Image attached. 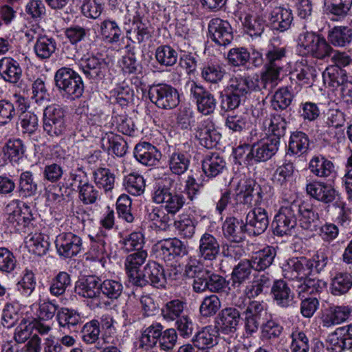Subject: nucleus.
<instances>
[{
	"label": "nucleus",
	"instance_id": "f257e3e1",
	"mask_svg": "<svg viewBox=\"0 0 352 352\" xmlns=\"http://www.w3.org/2000/svg\"><path fill=\"white\" fill-rule=\"evenodd\" d=\"M329 263L327 252L320 249L311 258L305 256L293 257L283 264V276L287 279L305 278L313 273L320 274L324 270Z\"/></svg>",
	"mask_w": 352,
	"mask_h": 352
},
{
	"label": "nucleus",
	"instance_id": "f03ea898",
	"mask_svg": "<svg viewBox=\"0 0 352 352\" xmlns=\"http://www.w3.org/2000/svg\"><path fill=\"white\" fill-rule=\"evenodd\" d=\"M173 179L165 177L155 182L152 195L153 201L157 204H162L164 210L174 216L184 206V196L172 189Z\"/></svg>",
	"mask_w": 352,
	"mask_h": 352
},
{
	"label": "nucleus",
	"instance_id": "7ed1b4c3",
	"mask_svg": "<svg viewBox=\"0 0 352 352\" xmlns=\"http://www.w3.org/2000/svg\"><path fill=\"white\" fill-rule=\"evenodd\" d=\"M55 85L67 98L76 99L82 96L84 84L80 75L69 67L58 69L54 75Z\"/></svg>",
	"mask_w": 352,
	"mask_h": 352
},
{
	"label": "nucleus",
	"instance_id": "20e7f679",
	"mask_svg": "<svg viewBox=\"0 0 352 352\" xmlns=\"http://www.w3.org/2000/svg\"><path fill=\"white\" fill-rule=\"evenodd\" d=\"M298 46L303 55H310L318 59H324L332 54V47L324 38L311 32L299 35Z\"/></svg>",
	"mask_w": 352,
	"mask_h": 352
},
{
	"label": "nucleus",
	"instance_id": "39448f33",
	"mask_svg": "<svg viewBox=\"0 0 352 352\" xmlns=\"http://www.w3.org/2000/svg\"><path fill=\"white\" fill-rule=\"evenodd\" d=\"M8 226L16 232H22L34 220L33 210L17 199L11 201L6 207Z\"/></svg>",
	"mask_w": 352,
	"mask_h": 352
},
{
	"label": "nucleus",
	"instance_id": "423d86ee",
	"mask_svg": "<svg viewBox=\"0 0 352 352\" xmlns=\"http://www.w3.org/2000/svg\"><path fill=\"white\" fill-rule=\"evenodd\" d=\"M43 129L52 138L63 136L67 130L64 109L57 104L46 107L43 114Z\"/></svg>",
	"mask_w": 352,
	"mask_h": 352
},
{
	"label": "nucleus",
	"instance_id": "0eeeda50",
	"mask_svg": "<svg viewBox=\"0 0 352 352\" xmlns=\"http://www.w3.org/2000/svg\"><path fill=\"white\" fill-rule=\"evenodd\" d=\"M297 225V202L282 206L272 222L273 233L278 236L291 235Z\"/></svg>",
	"mask_w": 352,
	"mask_h": 352
},
{
	"label": "nucleus",
	"instance_id": "6e6552de",
	"mask_svg": "<svg viewBox=\"0 0 352 352\" xmlns=\"http://www.w3.org/2000/svg\"><path fill=\"white\" fill-rule=\"evenodd\" d=\"M148 96L153 103L163 109H173L179 103L177 90L167 84L152 85L148 90Z\"/></svg>",
	"mask_w": 352,
	"mask_h": 352
},
{
	"label": "nucleus",
	"instance_id": "1a4fd4ad",
	"mask_svg": "<svg viewBox=\"0 0 352 352\" xmlns=\"http://www.w3.org/2000/svg\"><path fill=\"white\" fill-rule=\"evenodd\" d=\"M263 199L261 187L253 179H247L239 184L234 197L236 204H243L248 208L258 207Z\"/></svg>",
	"mask_w": 352,
	"mask_h": 352
},
{
	"label": "nucleus",
	"instance_id": "9d476101",
	"mask_svg": "<svg viewBox=\"0 0 352 352\" xmlns=\"http://www.w3.org/2000/svg\"><path fill=\"white\" fill-rule=\"evenodd\" d=\"M166 283L162 267L155 261L148 262L144 270L133 279L132 284L137 287H143L147 285L157 288H164Z\"/></svg>",
	"mask_w": 352,
	"mask_h": 352
},
{
	"label": "nucleus",
	"instance_id": "9b49d317",
	"mask_svg": "<svg viewBox=\"0 0 352 352\" xmlns=\"http://www.w3.org/2000/svg\"><path fill=\"white\" fill-rule=\"evenodd\" d=\"M333 182H323L313 181L306 186V191L308 195L314 199L320 201L329 207L333 206L336 201H339L340 195L333 184Z\"/></svg>",
	"mask_w": 352,
	"mask_h": 352
},
{
	"label": "nucleus",
	"instance_id": "f8f14e48",
	"mask_svg": "<svg viewBox=\"0 0 352 352\" xmlns=\"http://www.w3.org/2000/svg\"><path fill=\"white\" fill-rule=\"evenodd\" d=\"M265 58V73L274 79L276 82L279 79L280 72L283 68V60L286 57L285 47L274 45L269 46Z\"/></svg>",
	"mask_w": 352,
	"mask_h": 352
},
{
	"label": "nucleus",
	"instance_id": "ddd939ff",
	"mask_svg": "<svg viewBox=\"0 0 352 352\" xmlns=\"http://www.w3.org/2000/svg\"><path fill=\"white\" fill-rule=\"evenodd\" d=\"M55 245L58 254L65 258L76 256L82 248V239L72 232H63L58 234Z\"/></svg>",
	"mask_w": 352,
	"mask_h": 352
},
{
	"label": "nucleus",
	"instance_id": "4468645a",
	"mask_svg": "<svg viewBox=\"0 0 352 352\" xmlns=\"http://www.w3.org/2000/svg\"><path fill=\"white\" fill-rule=\"evenodd\" d=\"M190 94L195 100L197 110L200 113L207 116L214 112L217 101L210 91L192 82L190 85Z\"/></svg>",
	"mask_w": 352,
	"mask_h": 352
},
{
	"label": "nucleus",
	"instance_id": "2eb2a0df",
	"mask_svg": "<svg viewBox=\"0 0 352 352\" xmlns=\"http://www.w3.org/2000/svg\"><path fill=\"white\" fill-rule=\"evenodd\" d=\"M80 68L86 78L97 82L104 78L108 72V63L102 58L91 56L82 60Z\"/></svg>",
	"mask_w": 352,
	"mask_h": 352
},
{
	"label": "nucleus",
	"instance_id": "dca6fc26",
	"mask_svg": "<svg viewBox=\"0 0 352 352\" xmlns=\"http://www.w3.org/2000/svg\"><path fill=\"white\" fill-rule=\"evenodd\" d=\"M241 321V313L236 307L221 309L215 318L216 328L221 332L228 334L236 332Z\"/></svg>",
	"mask_w": 352,
	"mask_h": 352
},
{
	"label": "nucleus",
	"instance_id": "f3484780",
	"mask_svg": "<svg viewBox=\"0 0 352 352\" xmlns=\"http://www.w3.org/2000/svg\"><path fill=\"white\" fill-rule=\"evenodd\" d=\"M208 31L212 40L219 45L226 46L233 39L232 28L227 21L212 19L210 21Z\"/></svg>",
	"mask_w": 352,
	"mask_h": 352
},
{
	"label": "nucleus",
	"instance_id": "a211bd4d",
	"mask_svg": "<svg viewBox=\"0 0 352 352\" xmlns=\"http://www.w3.org/2000/svg\"><path fill=\"white\" fill-rule=\"evenodd\" d=\"M195 134L199 144L208 148L215 146L220 138L219 133L215 130L214 123L209 118L199 122L195 129Z\"/></svg>",
	"mask_w": 352,
	"mask_h": 352
},
{
	"label": "nucleus",
	"instance_id": "6ab92c4d",
	"mask_svg": "<svg viewBox=\"0 0 352 352\" xmlns=\"http://www.w3.org/2000/svg\"><path fill=\"white\" fill-rule=\"evenodd\" d=\"M247 229L254 235L263 233L269 226L268 214L265 209L258 206L254 207L247 214L245 218Z\"/></svg>",
	"mask_w": 352,
	"mask_h": 352
},
{
	"label": "nucleus",
	"instance_id": "aec40b11",
	"mask_svg": "<svg viewBox=\"0 0 352 352\" xmlns=\"http://www.w3.org/2000/svg\"><path fill=\"white\" fill-rule=\"evenodd\" d=\"M268 20L273 30L285 32L289 29L292 24L294 20L292 10L289 8L276 6L270 12Z\"/></svg>",
	"mask_w": 352,
	"mask_h": 352
},
{
	"label": "nucleus",
	"instance_id": "412c9836",
	"mask_svg": "<svg viewBox=\"0 0 352 352\" xmlns=\"http://www.w3.org/2000/svg\"><path fill=\"white\" fill-rule=\"evenodd\" d=\"M222 230L224 237L230 242L240 243L245 238L247 225L242 219L234 217H227L223 223Z\"/></svg>",
	"mask_w": 352,
	"mask_h": 352
},
{
	"label": "nucleus",
	"instance_id": "4be33fe9",
	"mask_svg": "<svg viewBox=\"0 0 352 352\" xmlns=\"http://www.w3.org/2000/svg\"><path fill=\"white\" fill-rule=\"evenodd\" d=\"M100 279L96 276H89L76 282L75 292L83 298H93L99 305L100 296Z\"/></svg>",
	"mask_w": 352,
	"mask_h": 352
},
{
	"label": "nucleus",
	"instance_id": "5701e85b",
	"mask_svg": "<svg viewBox=\"0 0 352 352\" xmlns=\"http://www.w3.org/2000/svg\"><path fill=\"white\" fill-rule=\"evenodd\" d=\"M278 145L276 139L267 138L261 142L254 144L247 155V158L251 157L256 162H266L276 154Z\"/></svg>",
	"mask_w": 352,
	"mask_h": 352
},
{
	"label": "nucleus",
	"instance_id": "b1692460",
	"mask_svg": "<svg viewBox=\"0 0 352 352\" xmlns=\"http://www.w3.org/2000/svg\"><path fill=\"white\" fill-rule=\"evenodd\" d=\"M276 249L272 245H267L261 250L252 253L249 259L252 265L253 270L256 272H265L273 263L276 256Z\"/></svg>",
	"mask_w": 352,
	"mask_h": 352
},
{
	"label": "nucleus",
	"instance_id": "393cba45",
	"mask_svg": "<svg viewBox=\"0 0 352 352\" xmlns=\"http://www.w3.org/2000/svg\"><path fill=\"white\" fill-rule=\"evenodd\" d=\"M309 168L315 176L328 179V182H333L336 177L333 162L322 155L314 156L309 162Z\"/></svg>",
	"mask_w": 352,
	"mask_h": 352
},
{
	"label": "nucleus",
	"instance_id": "a878e982",
	"mask_svg": "<svg viewBox=\"0 0 352 352\" xmlns=\"http://www.w3.org/2000/svg\"><path fill=\"white\" fill-rule=\"evenodd\" d=\"M351 316V306H331L325 310L322 317V321L324 327H329L333 325L341 324Z\"/></svg>",
	"mask_w": 352,
	"mask_h": 352
},
{
	"label": "nucleus",
	"instance_id": "bb28decb",
	"mask_svg": "<svg viewBox=\"0 0 352 352\" xmlns=\"http://www.w3.org/2000/svg\"><path fill=\"white\" fill-rule=\"evenodd\" d=\"M220 252V245L218 240L212 234L205 232L199 241V256L205 261L215 260Z\"/></svg>",
	"mask_w": 352,
	"mask_h": 352
},
{
	"label": "nucleus",
	"instance_id": "cd10ccee",
	"mask_svg": "<svg viewBox=\"0 0 352 352\" xmlns=\"http://www.w3.org/2000/svg\"><path fill=\"white\" fill-rule=\"evenodd\" d=\"M134 157L145 166H155L161 157L160 152L148 142L138 144L134 148Z\"/></svg>",
	"mask_w": 352,
	"mask_h": 352
},
{
	"label": "nucleus",
	"instance_id": "c85d7f7f",
	"mask_svg": "<svg viewBox=\"0 0 352 352\" xmlns=\"http://www.w3.org/2000/svg\"><path fill=\"white\" fill-rule=\"evenodd\" d=\"M295 282L294 287L298 296L302 298L305 294H315L320 293L326 287V283L321 279L311 278V275H306L304 278L291 279Z\"/></svg>",
	"mask_w": 352,
	"mask_h": 352
},
{
	"label": "nucleus",
	"instance_id": "c756f323",
	"mask_svg": "<svg viewBox=\"0 0 352 352\" xmlns=\"http://www.w3.org/2000/svg\"><path fill=\"white\" fill-rule=\"evenodd\" d=\"M22 76L19 63L10 56L0 59V77L10 83H17Z\"/></svg>",
	"mask_w": 352,
	"mask_h": 352
},
{
	"label": "nucleus",
	"instance_id": "7c9ffc66",
	"mask_svg": "<svg viewBox=\"0 0 352 352\" xmlns=\"http://www.w3.org/2000/svg\"><path fill=\"white\" fill-rule=\"evenodd\" d=\"M101 144L104 151L117 157H123L128 149V144L124 138L112 133H107L101 139Z\"/></svg>",
	"mask_w": 352,
	"mask_h": 352
},
{
	"label": "nucleus",
	"instance_id": "2f4dec72",
	"mask_svg": "<svg viewBox=\"0 0 352 352\" xmlns=\"http://www.w3.org/2000/svg\"><path fill=\"white\" fill-rule=\"evenodd\" d=\"M271 293L276 303L282 307H287L292 304L294 294L287 283L283 280L274 282Z\"/></svg>",
	"mask_w": 352,
	"mask_h": 352
},
{
	"label": "nucleus",
	"instance_id": "473e14b6",
	"mask_svg": "<svg viewBox=\"0 0 352 352\" xmlns=\"http://www.w3.org/2000/svg\"><path fill=\"white\" fill-rule=\"evenodd\" d=\"M352 6V0H324V10L333 21L346 17Z\"/></svg>",
	"mask_w": 352,
	"mask_h": 352
},
{
	"label": "nucleus",
	"instance_id": "72a5a7b5",
	"mask_svg": "<svg viewBox=\"0 0 352 352\" xmlns=\"http://www.w3.org/2000/svg\"><path fill=\"white\" fill-rule=\"evenodd\" d=\"M168 165L170 170L175 175L184 173L190 164V155L179 149L168 151Z\"/></svg>",
	"mask_w": 352,
	"mask_h": 352
},
{
	"label": "nucleus",
	"instance_id": "f704fd0d",
	"mask_svg": "<svg viewBox=\"0 0 352 352\" xmlns=\"http://www.w3.org/2000/svg\"><path fill=\"white\" fill-rule=\"evenodd\" d=\"M216 327L207 326L198 331L192 339L195 346L200 349H207L217 344V333Z\"/></svg>",
	"mask_w": 352,
	"mask_h": 352
},
{
	"label": "nucleus",
	"instance_id": "c9c22d12",
	"mask_svg": "<svg viewBox=\"0 0 352 352\" xmlns=\"http://www.w3.org/2000/svg\"><path fill=\"white\" fill-rule=\"evenodd\" d=\"M226 167V162L218 153L206 154L202 160V170L208 177H215Z\"/></svg>",
	"mask_w": 352,
	"mask_h": 352
},
{
	"label": "nucleus",
	"instance_id": "e433bc0d",
	"mask_svg": "<svg viewBox=\"0 0 352 352\" xmlns=\"http://www.w3.org/2000/svg\"><path fill=\"white\" fill-rule=\"evenodd\" d=\"M129 38L139 43L148 39L151 37L149 23L146 20H143L140 14L133 16L131 28L127 31Z\"/></svg>",
	"mask_w": 352,
	"mask_h": 352
},
{
	"label": "nucleus",
	"instance_id": "4c0bfd02",
	"mask_svg": "<svg viewBox=\"0 0 352 352\" xmlns=\"http://www.w3.org/2000/svg\"><path fill=\"white\" fill-rule=\"evenodd\" d=\"M271 283V276L267 272L254 276L251 284L245 287L244 294L249 299L254 298L265 292L270 287Z\"/></svg>",
	"mask_w": 352,
	"mask_h": 352
},
{
	"label": "nucleus",
	"instance_id": "58836bf2",
	"mask_svg": "<svg viewBox=\"0 0 352 352\" xmlns=\"http://www.w3.org/2000/svg\"><path fill=\"white\" fill-rule=\"evenodd\" d=\"M243 80L248 93L250 90L261 91L263 89L270 92L277 85V82L264 72L261 73L260 78L248 76L243 77Z\"/></svg>",
	"mask_w": 352,
	"mask_h": 352
},
{
	"label": "nucleus",
	"instance_id": "ea45409f",
	"mask_svg": "<svg viewBox=\"0 0 352 352\" xmlns=\"http://www.w3.org/2000/svg\"><path fill=\"white\" fill-rule=\"evenodd\" d=\"M300 217V227L307 230H313L319 220V214L315 212L312 207L307 204L297 203V217Z\"/></svg>",
	"mask_w": 352,
	"mask_h": 352
},
{
	"label": "nucleus",
	"instance_id": "a19ab883",
	"mask_svg": "<svg viewBox=\"0 0 352 352\" xmlns=\"http://www.w3.org/2000/svg\"><path fill=\"white\" fill-rule=\"evenodd\" d=\"M56 42L52 37L39 35L34 45V51L40 60L49 59L56 52Z\"/></svg>",
	"mask_w": 352,
	"mask_h": 352
},
{
	"label": "nucleus",
	"instance_id": "79ce46f5",
	"mask_svg": "<svg viewBox=\"0 0 352 352\" xmlns=\"http://www.w3.org/2000/svg\"><path fill=\"white\" fill-rule=\"evenodd\" d=\"M245 32L252 37L261 36L265 28V21L256 14H245L241 17Z\"/></svg>",
	"mask_w": 352,
	"mask_h": 352
},
{
	"label": "nucleus",
	"instance_id": "37998d69",
	"mask_svg": "<svg viewBox=\"0 0 352 352\" xmlns=\"http://www.w3.org/2000/svg\"><path fill=\"white\" fill-rule=\"evenodd\" d=\"M147 256L146 250H144L135 251L126 256L125 267L131 283L140 274L139 268L145 262Z\"/></svg>",
	"mask_w": 352,
	"mask_h": 352
},
{
	"label": "nucleus",
	"instance_id": "c03bdc74",
	"mask_svg": "<svg viewBox=\"0 0 352 352\" xmlns=\"http://www.w3.org/2000/svg\"><path fill=\"white\" fill-rule=\"evenodd\" d=\"M263 125L267 132L272 135L269 139H276L278 144L280 138L283 137L286 133L287 122L285 119L280 115H274L270 118H265Z\"/></svg>",
	"mask_w": 352,
	"mask_h": 352
},
{
	"label": "nucleus",
	"instance_id": "a18cd8bd",
	"mask_svg": "<svg viewBox=\"0 0 352 352\" xmlns=\"http://www.w3.org/2000/svg\"><path fill=\"white\" fill-rule=\"evenodd\" d=\"M328 39L336 47H346L352 41V29L348 26H335L329 31Z\"/></svg>",
	"mask_w": 352,
	"mask_h": 352
},
{
	"label": "nucleus",
	"instance_id": "49530a36",
	"mask_svg": "<svg viewBox=\"0 0 352 352\" xmlns=\"http://www.w3.org/2000/svg\"><path fill=\"white\" fill-rule=\"evenodd\" d=\"M18 191L22 197H30L34 196L38 192V184L34 180L33 174L30 171H25L21 173L19 179Z\"/></svg>",
	"mask_w": 352,
	"mask_h": 352
},
{
	"label": "nucleus",
	"instance_id": "de8ad7c7",
	"mask_svg": "<svg viewBox=\"0 0 352 352\" xmlns=\"http://www.w3.org/2000/svg\"><path fill=\"white\" fill-rule=\"evenodd\" d=\"M352 287V276L347 272H338L331 279V292L334 296L346 294Z\"/></svg>",
	"mask_w": 352,
	"mask_h": 352
},
{
	"label": "nucleus",
	"instance_id": "09e8293b",
	"mask_svg": "<svg viewBox=\"0 0 352 352\" xmlns=\"http://www.w3.org/2000/svg\"><path fill=\"white\" fill-rule=\"evenodd\" d=\"M252 270V265L249 259L241 261L233 268L231 274L232 285L238 287L248 280L250 277Z\"/></svg>",
	"mask_w": 352,
	"mask_h": 352
},
{
	"label": "nucleus",
	"instance_id": "8fccbe9b",
	"mask_svg": "<svg viewBox=\"0 0 352 352\" xmlns=\"http://www.w3.org/2000/svg\"><path fill=\"white\" fill-rule=\"evenodd\" d=\"M100 33L103 40L111 44L119 42L122 35V32L117 23L110 19H106L101 23Z\"/></svg>",
	"mask_w": 352,
	"mask_h": 352
},
{
	"label": "nucleus",
	"instance_id": "3c124183",
	"mask_svg": "<svg viewBox=\"0 0 352 352\" xmlns=\"http://www.w3.org/2000/svg\"><path fill=\"white\" fill-rule=\"evenodd\" d=\"M70 275L66 272H58L50 283L49 291L51 295L59 297L65 293L67 288L71 286Z\"/></svg>",
	"mask_w": 352,
	"mask_h": 352
},
{
	"label": "nucleus",
	"instance_id": "603ef678",
	"mask_svg": "<svg viewBox=\"0 0 352 352\" xmlns=\"http://www.w3.org/2000/svg\"><path fill=\"white\" fill-rule=\"evenodd\" d=\"M185 302L179 299L166 302L161 309V315L167 322H173L181 318L184 310Z\"/></svg>",
	"mask_w": 352,
	"mask_h": 352
},
{
	"label": "nucleus",
	"instance_id": "864d4df0",
	"mask_svg": "<svg viewBox=\"0 0 352 352\" xmlns=\"http://www.w3.org/2000/svg\"><path fill=\"white\" fill-rule=\"evenodd\" d=\"M91 240V253L96 258H103L107 254L109 239L105 232L100 231L95 236L89 235Z\"/></svg>",
	"mask_w": 352,
	"mask_h": 352
},
{
	"label": "nucleus",
	"instance_id": "5fc2aeb1",
	"mask_svg": "<svg viewBox=\"0 0 352 352\" xmlns=\"http://www.w3.org/2000/svg\"><path fill=\"white\" fill-rule=\"evenodd\" d=\"M324 84L332 88L344 86L347 81L346 72L338 67H331L326 69L322 74Z\"/></svg>",
	"mask_w": 352,
	"mask_h": 352
},
{
	"label": "nucleus",
	"instance_id": "6e6d98bb",
	"mask_svg": "<svg viewBox=\"0 0 352 352\" xmlns=\"http://www.w3.org/2000/svg\"><path fill=\"white\" fill-rule=\"evenodd\" d=\"M160 207H155L147 213V219L162 230H167L173 221L172 215Z\"/></svg>",
	"mask_w": 352,
	"mask_h": 352
},
{
	"label": "nucleus",
	"instance_id": "4d7b16f0",
	"mask_svg": "<svg viewBox=\"0 0 352 352\" xmlns=\"http://www.w3.org/2000/svg\"><path fill=\"white\" fill-rule=\"evenodd\" d=\"M94 182L100 188H103L105 192L111 191L114 186L115 175L106 168H98L94 172Z\"/></svg>",
	"mask_w": 352,
	"mask_h": 352
},
{
	"label": "nucleus",
	"instance_id": "13d9d810",
	"mask_svg": "<svg viewBox=\"0 0 352 352\" xmlns=\"http://www.w3.org/2000/svg\"><path fill=\"white\" fill-rule=\"evenodd\" d=\"M163 326L155 322L147 327L142 334L140 342L142 346L146 348H153L157 345L159 342L161 332L163 330Z\"/></svg>",
	"mask_w": 352,
	"mask_h": 352
},
{
	"label": "nucleus",
	"instance_id": "bf43d9fd",
	"mask_svg": "<svg viewBox=\"0 0 352 352\" xmlns=\"http://www.w3.org/2000/svg\"><path fill=\"white\" fill-rule=\"evenodd\" d=\"M3 152L10 162H18L25 153L23 142L19 139L8 140L3 148Z\"/></svg>",
	"mask_w": 352,
	"mask_h": 352
},
{
	"label": "nucleus",
	"instance_id": "052dcab7",
	"mask_svg": "<svg viewBox=\"0 0 352 352\" xmlns=\"http://www.w3.org/2000/svg\"><path fill=\"white\" fill-rule=\"evenodd\" d=\"M100 294L111 300H117L122 294L123 285L120 280L106 279L100 281Z\"/></svg>",
	"mask_w": 352,
	"mask_h": 352
},
{
	"label": "nucleus",
	"instance_id": "680f3d73",
	"mask_svg": "<svg viewBox=\"0 0 352 352\" xmlns=\"http://www.w3.org/2000/svg\"><path fill=\"white\" fill-rule=\"evenodd\" d=\"M327 344V349L330 352H342L344 350L352 349L342 333V330L339 328L329 335Z\"/></svg>",
	"mask_w": 352,
	"mask_h": 352
},
{
	"label": "nucleus",
	"instance_id": "e2e57ef3",
	"mask_svg": "<svg viewBox=\"0 0 352 352\" xmlns=\"http://www.w3.org/2000/svg\"><path fill=\"white\" fill-rule=\"evenodd\" d=\"M309 144L308 136L303 132L297 131L290 136L289 149L293 154L301 155L307 151Z\"/></svg>",
	"mask_w": 352,
	"mask_h": 352
},
{
	"label": "nucleus",
	"instance_id": "0e129e2a",
	"mask_svg": "<svg viewBox=\"0 0 352 352\" xmlns=\"http://www.w3.org/2000/svg\"><path fill=\"white\" fill-rule=\"evenodd\" d=\"M221 302L219 298L215 294L206 296L199 307V312L202 317L210 318L214 316L221 309Z\"/></svg>",
	"mask_w": 352,
	"mask_h": 352
},
{
	"label": "nucleus",
	"instance_id": "69168bd1",
	"mask_svg": "<svg viewBox=\"0 0 352 352\" xmlns=\"http://www.w3.org/2000/svg\"><path fill=\"white\" fill-rule=\"evenodd\" d=\"M124 186L131 195H140L144 192L145 180L142 175L131 173L125 177Z\"/></svg>",
	"mask_w": 352,
	"mask_h": 352
},
{
	"label": "nucleus",
	"instance_id": "338daca9",
	"mask_svg": "<svg viewBox=\"0 0 352 352\" xmlns=\"http://www.w3.org/2000/svg\"><path fill=\"white\" fill-rule=\"evenodd\" d=\"M56 318L60 327L69 329L76 326L80 322V316L78 313L68 308L59 309Z\"/></svg>",
	"mask_w": 352,
	"mask_h": 352
},
{
	"label": "nucleus",
	"instance_id": "774afa93",
	"mask_svg": "<svg viewBox=\"0 0 352 352\" xmlns=\"http://www.w3.org/2000/svg\"><path fill=\"white\" fill-rule=\"evenodd\" d=\"M292 100V94L289 89L281 87L274 93L271 104L274 110L283 111L290 105Z\"/></svg>",
	"mask_w": 352,
	"mask_h": 352
}]
</instances>
